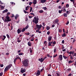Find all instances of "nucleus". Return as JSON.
Wrapping results in <instances>:
<instances>
[{"label": "nucleus", "mask_w": 76, "mask_h": 76, "mask_svg": "<svg viewBox=\"0 0 76 76\" xmlns=\"http://www.w3.org/2000/svg\"><path fill=\"white\" fill-rule=\"evenodd\" d=\"M22 63L24 67H28L29 65V61L27 59H25L22 61Z\"/></svg>", "instance_id": "nucleus-1"}, {"label": "nucleus", "mask_w": 76, "mask_h": 76, "mask_svg": "<svg viewBox=\"0 0 76 76\" xmlns=\"http://www.w3.org/2000/svg\"><path fill=\"white\" fill-rule=\"evenodd\" d=\"M32 7H31L30 12H32Z\"/></svg>", "instance_id": "nucleus-40"}, {"label": "nucleus", "mask_w": 76, "mask_h": 76, "mask_svg": "<svg viewBox=\"0 0 76 76\" xmlns=\"http://www.w3.org/2000/svg\"><path fill=\"white\" fill-rule=\"evenodd\" d=\"M30 14H31V15H33V16H35V14H34L33 13H31Z\"/></svg>", "instance_id": "nucleus-53"}, {"label": "nucleus", "mask_w": 76, "mask_h": 76, "mask_svg": "<svg viewBox=\"0 0 76 76\" xmlns=\"http://www.w3.org/2000/svg\"><path fill=\"white\" fill-rule=\"evenodd\" d=\"M62 11L63 12H66V10H65V9H63V10H62Z\"/></svg>", "instance_id": "nucleus-42"}, {"label": "nucleus", "mask_w": 76, "mask_h": 76, "mask_svg": "<svg viewBox=\"0 0 76 76\" xmlns=\"http://www.w3.org/2000/svg\"><path fill=\"white\" fill-rule=\"evenodd\" d=\"M58 22H59V20L58 19H56L54 21H53V24H56V23H57Z\"/></svg>", "instance_id": "nucleus-5"}, {"label": "nucleus", "mask_w": 76, "mask_h": 76, "mask_svg": "<svg viewBox=\"0 0 76 76\" xmlns=\"http://www.w3.org/2000/svg\"><path fill=\"white\" fill-rule=\"evenodd\" d=\"M18 42H20V41L19 40V38H18Z\"/></svg>", "instance_id": "nucleus-59"}, {"label": "nucleus", "mask_w": 76, "mask_h": 76, "mask_svg": "<svg viewBox=\"0 0 76 76\" xmlns=\"http://www.w3.org/2000/svg\"><path fill=\"white\" fill-rule=\"evenodd\" d=\"M48 57H50V58H51V57H52V56H50V55H48Z\"/></svg>", "instance_id": "nucleus-51"}, {"label": "nucleus", "mask_w": 76, "mask_h": 76, "mask_svg": "<svg viewBox=\"0 0 76 76\" xmlns=\"http://www.w3.org/2000/svg\"><path fill=\"white\" fill-rule=\"evenodd\" d=\"M47 57H45V58H39L38 59V61H40V62H42L44 60H45V58H46Z\"/></svg>", "instance_id": "nucleus-4"}, {"label": "nucleus", "mask_w": 76, "mask_h": 76, "mask_svg": "<svg viewBox=\"0 0 76 76\" xmlns=\"http://www.w3.org/2000/svg\"><path fill=\"white\" fill-rule=\"evenodd\" d=\"M6 56H9V53H6Z\"/></svg>", "instance_id": "nucleus-52"}, {"label": "nucleus", "mask_w": 76, "mask_h": 76, "mask_svg": "<svg viewBox=\"0 0 76 76\" xmlns=\"http://www.w3.org/2000/svg\"><path fill=\"white\" fill-rule=\"evenodd\" d=\"M29 28V26H28V25H27L26 27H25V29H27L28 28Z\"/></svg>", "instance_id": "nucleus-34"}, {"label": "nucleus", "mask_w": 76, "mask_h": 76, "mask_svg": "<svg viewBox=\"0 0 76 76\" xmlns=\"http://www.w3.org/2000/svg\"><path fill=\"white\" fill-rule=\"evenodd\" d=\"M16 60H17L16 58L14 60V63H15V62H16Z\"/></svg>", "instance_id": "nucleus-48"}, {"label": "nucleus", "mask_w": 76, "mask_h": 76, "mask_svg": "<svg viewBox=\"0 0 76 76\" xmlns=\"http://www.w3.org/2000/svg\"><path fill=\"white\" fill-rule=\"evenodd\" d=\"M69 7V4H66V7H67V8L68 7Z\"/></svg>", "instance_id": "nucleus-45"}, {"label": "nucleus", "mask_w": 76, "mask_h": 76, "mask_svg": "<svg viewBox=\"0 0 76 76\" xmlns=\"http://www.w3.org/2000/svg\"><path fill=\"white\" fill-rule=\"evenodd\" d=\"M25 28H23L22 30H21V32H24V31H25Z\"/></svg>", "instance_id": "nucleus-32"}, {"label": "nucleus", "mask_w": 76, "mask_h": 76, "mask_svg": "<svg viewBox=\"0 0 76 76\" xmlns=\"http://www.w3.org/2000/svg\"><path fill=\"white\" fill-rule=\"evenodd\" d=\"M9 67L8 66H7L4 70V72H6L7 71H8V70H9Z\"/></svg>", "instance_id": "nucleus-8"}, {"label": "nucleus", "mask_w": 76, "mask_h": 76, "mask_svg": "<svg viewBox=\"0 0 76 76\" xmlns=\"http://www.w3.org/2000/svg\"><path fill=\"white\" fill-rule=\"evenodd\" d=\"M48 76H52L51 75H50V74H48Z\"/></svg>", "instance_id": "nucleus-64"}, {"label": "nucleus", "mask_w": 76, "mask_h": 76, "mask_svg": "<svg viewBox=\"0 0 76 76\" xmlns=\"http://www.w3.org/2000/svg\"><path fill=\"white\" fill-rule=\"evenodd\" d=\"M30 53H32V49H30Z\"/></svg>", "instance_id": "nucleus-57"}, {"label": "nucleus", "mask_w": 76, "mask_h": 76, "mask_svg": "<svg viewBox=\"0 0 76 76\" xmlns=\"http://www.w3.org/2000/svg\"><path fill=\"white\" fill-rule=\"evenodd\" d=\"M4 66V65L3 64H2L1 65V67H3Z\"/></svg>", "instance_id": "nucleus-58"}, {"label": "nucleus", "mask_w": 76, "mask_h": 76, "mask_svg": "<svg viewBox=\"0 0 76 76\" xmlns=\"http://www.w3.org/2000/svg\"><path fill=\"white\" fill-rule=\"evenodd\" d=\"M16 59L17 60V59H19L20 60V61H21V58L18 55H16Z\"/></svg>", "instance_id": "nucleus-10"}, {"label": "nucleus", "mask_w": 76, "mask_h": 76, "mask_svg": "<svg viewBox=\"0 0 76 76\" xmlns=\"http://www.w3.org/2000/svg\"><path fill=\"white\" fill-rule=\"evenodd\" d=\"M41 73V72H40V71L39 70H38L37 72L36 73V75L39 76L40 75V74Z\"/></svg>", "instance_id": "nucleus-11"}, {"label": "nucleus", "mask_w": 76, "mask_h": 76, "mask_svg": "<svg viewBox=\"0 0 76 76\" xmlns=\"http://www.w3.org/2000/svg\"><path fill=\"white\" fill-rule=\"evenodd\" d=\"M73 61H72V60H69V61L68 63L69 64H70L71 63H73Z\"/></svg>", "instance_id": "nucleus-24"}, {"label": "nucleus", "mask_w": 76, "mask_h": 76, "mask_svg": "<svg viewBox=\"0 0 76 76\" xmlns=\"http://www.w3.org/2000/svg\"><path fill=\"white\" fill-rule=\"evenodd\" d=\"M21 52V50H20L17 51V53H20Z\"/></svg>", "instance_id": "nucleus-50"}, {"label": "nucleus", "mask_w": 76, "mask_h": 76, "mask_svg": "<svg viewBox=\"0 0 76 76\" xmlns=\"http://www.w3.org/2000/svg\"><path fill=\"white\" fill-rule=\"evenodd\" d=\"M6 19H4V18L3 17L2 18V19L4 20V22H10L12 20L10 18V17H9V15H7L5 17Z\"/></svg>", "instance_id": "nucleus-2"}, {"label": "nucleus", "mask_w": 76, "mask_h": 76, "mask_svg": "<svg viewBox=\"0 0 76 76\" xmlns=\"http://www.w3.org/2000/svg\"><path fill=\"white\" fill-rule=\"evenodd\" d=\"M8 66L9 69H10V67H11L12 66V64H9L8 66Z\"/></svg>", "instance_id": "nucleus-21"}, {"label": "nucleus", "mask_w": 76, "mask_h": 76, "mask_svg": "<svg viewBox=\"0 0 76 76\" xmlns=\"http://www.w3.org/2000/svg\"><path fill=\"white\" fill-rule=\"evenodd\" d=\"M0 4H3V3L1 2V1H0Z\"/></svg>", "instance_id": "nucleus-55"}, {"label": "nucleus", "mask_w": 76, "mask_h": 76, "mask_svg": "<svg viewBox=\"0 0 76 76\" xmlns=\"http://www.w3.org/2000/svg\"><path fill=\"white\" fill-rule=\"evenodd\" d=\"M43 12H44V11L43 10H40L39 11V12L40 13H42Z\"/></svg>", "instance_id": "nucleus-31"}, {"label": "nucleus", "mask_w": 76, "mask_h": 76, "mask_svg": "<svg viewBox=\"0 0 76 76\" xmlns=\"http://www.w3.org/2000/svg\"><path fill=\"white\" fill-rule=\"evenodd\" d=\"M10 15V13L8 12L7 13V15Z\"/></svg>", "instance_id": "nucleus-54"}, {"label": "nucleus", "mask_w": 76, "mask_h": 76, "mask_svg": "<svg viewBox=\"0 0 76 76\" xmlns=\"http://www.w3.org/2000/svg\"><path fill=\"white\" fill-rule=\"evenodd\" d=\"M26 69H23V68H21V69L20 70V72L22 73H25V72H26Z\"/></svg>", "instance_id": "nucleus-6"}, {"label": "nucleus", "mask_w": 76, "mask_h": 76, "mask_svg": "<svg viewBox=\"0 0 76 76\" xmlns=\"http://www.w3.org/2000/svg\"><path fill=\"white\" fill-rule=\"evenodd\" d=\"M19 17V15H18L17 14L15 16V19H18V18Z\"/></svg>", "instance_id": "nucleus-20"}, {"label": "nucleus", "mask_w": 76, "mask_h": 76, "mask_svg": "<svg viewBox=\"0 0 76 76\" xmlns=\"http://www.w3.org/2000/svg\"><path fill=\"white\" fill-rule=\"evenodd\" d=\"M53 44H56V41H54L53 42Z\"/></svg>", "instance_id": "nucleus-63"}, {"label": "nucleus", "mask_w": 76, "mask_h": 76, "mask_svg": "<svg viewBox=\"0 0 76 76\" xmlns=\"http://www.w3.org/2000/svg\"><path fill=\"white\" fill-rule=\"evenodd\" d=\"M28 45L29 47H31V43L30 42H28Z\"/></svg>", "instance_id": "nucleus-17"}, {"label": "nucleus", "mask_w": 76, "mask_h": 76, "mask_svg": "<svg viewBox=\"0 0 76 76\" xmlns=\"http://www.w3.org/2000/svg\"><path fill=\"white\" fill-rule=\"evenodd\" d=\"M28 18L26 17V19L25 20V21H26L27 22V21H28Z\"/></svg>", "instance_id": "nucleus-49"}, {"label": "nucleus", "mask_w": 76, "mask_h": 76, "mask_svg": "<svg viewBox=\"0 0 76 76\" xmlns=\"http://www.w3.org/2000/svg\"><path fill=\"white\" fill-rule=\"evenodd\" d=\"M2 37H4V38L3 39V38H2L1 39H2L3 41H4V39H5L6 38V36L3 35Z\"/></svg>", "instance_id": "nucleus-27"}, {"label": "nucleus", "mask_w": 76, "mask_h": 76, "mask_svg": "<svg viewBox=\"0 0 76 76\" xmlns=\"http://www.w3.org/2000/svg\"><path fill=\"white\" fill-rule=\"evenodd\" d=\"M58 31L60 33H61V32H62V30L61 29H58Z\"/></svg>", "instance_id": "nucleus-35"}, {"label": "nucleus", "mask_w": 76, "mask_h": 76, "mask_svg": "<svg viewBox=\"0 0 76 76\" xmlns=\"http://www.w3.org/2000/svg\"><path fill=\"white\" fill-rule=\"evenodd\" d=\"M37 0H33V3L34 4H37Z\"/></svg>", "instance_id": "nucleus-15"}, {"label": "nucleus", "mask_w": 76, "mask_h": 76, "mask_svg": "<svg viewBox=\"0 0 76 76\" xmlns=\"http://www.w3.org/2000/svg\"><path fill=\"white\" fill-rule=\"evenodd\" d=\"M54 76H56V75H57V76H60V75L59 74V73H58V72H56L54 73Z\"/></svg>", "instance_id": "nucleus-12"}, {"label": "nucleus", "mask_w": 76, "mask_h": 76, "mask_svg": "<svg viewBox=\"0 0 76 76\" xmlns=\"http://www.w3.org/2000/svg\"><path fill=\"white\" fill-rule=\"evenodd\" d=\"M69 56H70V59L71 60H73V58L72 57V56H71V55H70Z\"/></svg>", "instance_id": "nucleus-39"}, {"label": "nucleus", "mask_w": 76, "mask_h": 76, "mask_svg": "<svg viewBox=\"0 0 76 76\" xmlns=\"http://www.w3.org/2000/svg\"><path fill=\"white\" fill-rule=\"evenodd\" d=\"M51 39H52V36H49L48 38V40L49 41H50L51 40Z\"/></svg>", "instance_id": "nucleus-14"}, {"label": "nucleus", "mask_w": 76, "mask_h": 76, "mask_svg": "<svg viewBox=\"0 0 76 76\" xmlns=\"http://www.w3.org/2000/svg\"><path fill=\"white\" fill-rule=\"evenodd\" d=\"M23 54H24V53H19L18 56H22V55H23Z\"/></svg>", "instance_id": "nucleus-26"}, {"label": "nucleus", "mask_w": 76, "mask_h": 76, "mask_svg": "<svg viewBox=\"0 0 76 76\" xmlns=\"http://www.w3.org/2000/svg\"><path fill=\"white\" fill-rule=\"evenodd\" d=\"M1 8V9H3L4 8V6H1L0 7Z\"/></svg>", "instance_id": "nucleus-37"}, {"label": "nucleus", "mask_w": 76, "mask_h": 76, "mask_svg": "<svg viewBox=\"0 0 76 76\" xmlns=\"http://www.w3.org/2000/svg\"><path fill=\"white\" fill-rule=\"evenodd\" d=\"M34 37H33L31 38L30 41H34Z\"/></svg>", "instance_id": "nucleus-28"}, {"label": "nucleus", "mask_w": 76, "mask_h": 76, "mask_svg": "<svg viewBox=\"0 0 76 76\" xmlns=\"http://www.w3.org/2000/svg\"><path fill=\"white\" fill-rule=\"evenodd\" d=\"M51 64H50L49 65V69H50V68H51Z\"/></svg>", "instance_id": "nucleus-56"}, {"label": "nucleus", "mask_w": 76, "mask_h": 76, "mask_svg": "<svg viewBox=\"0 0 76 76\" xmlns=\"http://www.w3.org/2000/svg\"><path fill=\"white\" fill-rule=\"evenodd\" d=\"M29 8V6H27L26 7V10H28Z\"/></svg>", "instance_id": "nucleus-30"}, {"label": "nucleus", "mask_w": 76, "mask_h": 76, "mask_svg": "<svg viewBox=\"0 0 76 76\" xmlns=\"http://www.w3.org/2000/svg\"><path fill=\"white\" fill-rule=\"evenodd\" d=\"M38 26H39V25L38 24H36V28H34V29L35 30H36V29H38Z\"/></svg>", "instance_id": "nucleus-18"}, {"label": "nucleus", "mask_w": 76, "mask_h": 76, "mask_svg": "<svg viewBox=\"0 0 76 76\" xmlns=\"http://www.w3.org/2000/svg\"><path fill=\"white\" fill-rule=\"evenodd\" d=\"M44 45L45 47H47V41H45L44 43Z\"/></svg>", "instance_id": "nucleus-9"}, {"label": "nucleus", "mask_w": 76, "mask_h": 76, "mask_svg": "<svg viewBox=\"0 0 76 76\" xmlns=\"http://www.w3.org/2000/svg\"><path fill=\"white\" fill-rule=\"evenodd\" d=\"M34 19L33 20V22L35 23V24H38V20H39V18H38V17L37 16L34 17Z\"/></svg>", "instance_id": "nucleus-3"}, {"label": "nucleus", "mask_w": 76, "mask_h": 76, "mask_svg": "<svg viewBox=\"0 0 76 76\" xmlns=\"http://www.w3.org/2000/svg\"><path fill=\"white\" fill-rule=\"evenodd\" d=\"M42 9H44V10H47V9L46 7H43L42 8Z\"/></svg>", "instance_id": "nucleus-44"}, {"label": "nucleus", "mask_w": 76, "mask_h": 76, "mask_svg": "<svg viewBox=\"0 0 76 76\" xmlns=\"http://www.w3.org/2000/svg\"><path fill=\"white\" fill-rule=\"evenodd\" d=\"M63 15L64 17H67V14H66V13H64Z\"/></svg>", "instance_id": "nucleus-23"}, {"label": "nucleus", "mask_w": 76, "mask_h": 76, "mask_svg": "<svg viewBox=\"0 0 76 76\" xmlns=\"http://www.w3.org/2000/svg\"><path fill=\"white\" fill-rule=\"evenodd\" d=\"M41 28H42V25H39L38 28V29L37 30L39 31L40 30V29H41Z\"/></svg>", "instance_id": "nucleus-13"}, {"label": "nucleus", "mask_w": 76, "mask_h": 76, "mask_svg": "<svg viewBox=\"0 0 76 76\" xmlns=\"http://www.w3.org/2000/svg\"><path fill=\"white\" fill-rule=\"evenodd\" d=\"M8 11V10H7V9H6V10H5L3 11V13H6V12H7Z\"/></svg>", "instance_id": "nucleus-19"}, {"label": "nucleus", "mask_w": 76, "mask_h": 76, "mask_svg": "<svg viewBox=\"0 0 76 76\" xmlns=\"http://www.w3.org/2000/svg\"><path fill=\"white\" fill-rule=\"evenodd\" d=\"M7 37L8 38H10V37L9 36V34H7Z\"/></svg>", "instance_id": "nucleus-47"}, {"label": "nucleus", "mask_w": 76, "mask_h": 76, "mask_svg": "<svg viewBox=\"0 0 76 76\" xmlns=\"http://www.w3.org/2000/svg\"><path fill=\"white\" fill-rule=\"evenodd\" d=\"M57 54H56V55H54L53 57L55 58L57 57Z\"/></svg>", "instance_id": "nucleus-43"}, {"label": "nucleus", "mask_w": 76, "mask_h": 76, "mask_svg": "<svg viewBox=\"0 0 76 76\" xmlns=\"http://www.w3.org/2000/svg\"><path fill=\"white\" fill-rule=\"evenodd\" d=\"M51 44H52V42H49L48 44L49 46H52Z\"/></svg>", "instance_id": "nucleus-29"}, {"label": "nucleus", "mask_w": 76, "mask_h": 76, "mask_svg": "<svg viewBox=\"0 0 76 76\" xmlns=\"http://www.w3.org/2000/svg\"><path fill=\"white\" fill-rule=\"evenodd\" d=\"M43 70H44L43 69H41V70H40V72H42L43 71Z\"/></svg>", "instance_id": "nucleus-62"}, {"label": "nucleus", "mask_w": 76, "mask_h": 76, "mask_svg": "<svg viewBox=\"0 0 76 76\" xmlns=\"http://www.w3.org/2000/svg\"><path fill=\"white\" fill-rule=\"evenodd\" d=\"M62 10H59L58 11V12L59 13H61V12H62Z\"/></svg>", "instance_id": "nucleus-38"}, {"label": "nucleus", "mask_w": 76, "mask_h": 76, "mask_svg": "<svg viewBox=\"0 0 76 76\" xmlns=\"http://www.w3.org/2000/svg\"><path fill=\"white\" fill-rule=\"evenodd\" d=\"M63 57H64V58L65 59H67V57L65 56H63Z\"/></svg>", "instance_id": "nucleus-36"}, {"label": "nucleus", "mask_w": 76, "mask_h": 76, "mask_svg": "<svg viewBox=\"0 0 76 76\" xmlns=\"http://www.w3.org/2000/svg\"><path fill=\"white\" fill-rule=\"evenodd\" d=\"M69 21H68L66 23V25H68V24H69Z\"/></svg>", "instance_id": "nucleus-61"}, {"label": "nucleus", "mask_w": 76, "mask_h": 76, "mask_svg": "<svg viewBox=\"0 0 76 76\" xmlns=\"http://www.w3.org/2000/svg\"><path fill=\"white\" fill-rule=\"evenodd\" d=\"M32 3H33V2H30L29 3V5H30V6H31L32 4Z\"/></svg>", "instance_id": "nucleus-46"}, {"label": "nucleus", "mask_w": 76, "mask_h": 76, "mask_svg": "<svg viewBox=\"0 0 76 76\" xmlns=\"http://www.w3.org/2000/svg\"><path fill=\"white\" fill-rule=\"evenodd\" d=\"M58 60H60L61 61L63 60V56L62 55H60L58 57Z\"/></svg>", "instance_id": "nucleus-7"}, {"label": "nucleus", "mask_w": 76, "mask_h": 76, "mask_svg": "<svg viewBox=\"0 0 76 76\" xmlns=\"http://www.w3.org/2000/svg\"><path fill=\"white\" fill-rule=\"evenodd\" d=\"M66 33L65 32H64L63 34L62 35V37H66Z\"/></svg>", "instance_id": "nucleus-25"}, {"label": "nucleus", "mask_w": 76, "mask_h": 76, "mask_svg": "<svg viewBox=\"0 0 76 76\" xmlns=\"http://www.w3.org/2000/svg\"><path fill=\"white\" fill-rule=\"evenodd\" d=\"M3 72H1L0 73V76H3Z\"/></svg>", "instance_id": "nucleus-33"}, {"label": "nucleus", "mask_w": 76, "mask_h": 76, "mask_svg": "<svg viewBox=\"0 0 76 76\" xmlns=\"http://www.w3.org/2000/svg\"><path fill=\"white\" fill-rule=\"evenodd\" d=\"M46 1H47V0H40L41 2V3H45Z\"/></svg>", "instance_id": "nucleus-16"}, {"label": "nucleus", "mask_w": 76, "mask_h": 76, "mask_svg": "<svg viewBox=\"0 0 76 76\" xmlns=\"http://www.w3.org/2000/svg\"><path fill=\"white\" fill-rule=\"evenodd\" d=\"M76 56V53H75L73 55V56Z\"/></svg>", "instance_id": "nucleus-60"}, {"label": "nucleus", "mask_w": 76, "mask_h": 76, "mask_svg": "<svg viewBox=\"0 0 76 76\" xmlns=\"http://www.w3.org/2000/svg\"><path fill=\"white\" fill-rule=\"evenodd\" d=\"M17 32L18 34H20L21 32V31L18 29L17 30Z\"/></svg>", "instance_id": "nucleus-22"}, {"label": "nucleus", "mask_w": 76, "mask_h": 76, "mask_svg": "<svg viewBox=\"0 0 76 76\" xmlns=\"http://www.w3.org/2000/svg\"><path fill=\"white\" fill-rule=\"evenodd\" d=\"M56 51H57V49H56L55 48L54 49V53H56Z\"/></svg>", "instance_id": "nucleus-41"}]
</instances>
